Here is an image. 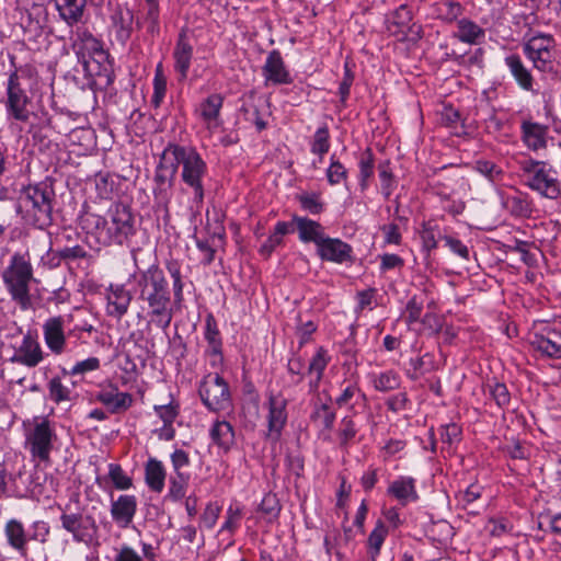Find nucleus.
<instances>
[{"mask_svg": "<svg viewBox=\"0 0 561 561\" xmlns=\"http://www.w3.org/2000/svg\"><path fill=\"white\" fill-rule=\"evenodd\" d=\"M330 149V135L328 127L321 126L319 127L314 135L313 141L311 144V152L318 154L320 159L329 151Z\"/></svg>", "mask_w": 561, "mask_h": 561, "instance_id": "09e8293b", "label": "nucleus"}, {"mask_svg": "<svg viewBox=\"0 0 561 561\" xmlns=\"http://www.w3.org/2000/svg\"><path fill=\"white\" fill-rule=\"evenodd\" d=\"M453 36L463 44L481 45L485 41L486 32L471 19L461 18L457 21Z\"/></svg>", "mask_w": 561, "mask_h": 561, "instance_id": "4be33fe9", "label": "nucleus"}, {"mask_svg": "<svg viewBox=\"0 0 561 561\" xmlns=\"http://www.w3.org/2000/svg\"><path fill=\"white\" fill-rule=\"evenodd\" d=\"M504 62L517 84L522 89L530 91L533 89L534 79L529 70L524 66L520 57L515 54L508 55L505 57Z\"/></svg>", "mask_w": 561, "mask_h": 561, "instance_id": "2f4dec72", "label": "nucleus"}, {"mask_svg": "<svg viewBox=\"0 0 561 561\" xmlns=\"http://www.w3.org/2000/svg\"><path fill=\"white\" fill-rule=\"evenodd\" d=\"M265 102L250 103L244 107L245 119L254 124L257 130H263L267 123L265 121L266 111H263Z\"/></svg>", "mask_w": 561, "mask_h": 561, "instance_id": "c03bdc74", "label": "nucleus"}, {"mask_svg": "<svg viewBox=\"0 0 561 561\" xmlns=\"http://www.w3.org/2000/svg\"><path fill=\"white\" fill-rule=\"evenodd\" d=\"M56 440L57 434L53 423L47 417H35L25 440L33 459L48 462Z\"/></svg>", "mask_w": 561, "mask_h": 561, "instance_id": "9b49d317", "label": "nucleus"}, {"mask_svg": "<svg viewBox=\"0 0 561 561\" xmlns=\"http://www.w3.org/2000/svg\"><path fill=\"white\" fill-rule=\"evenodd\" d=\"M473 169L492 182L500 180L503 175V170L489 160H477L473 164Z\"/></svg>", "mask_w": 561, "mask_h": 561, "instance_id": "3c124183", "label": "nucleus"}, {"mask_svg": "<svg viewBox=\"0 0 561 561\" xmlns=\"http://www.w3.org/2000/svg\"><path fill=\"white\" fill-rule=\"evenodd\" d=\"M205 340L208 343L207 352L213 357L211 365L216 366L217 363L221 362V339L219 330L217 328L216 320L213 314H208L205 319Z\"/></svg>", "mask_w": 561, "mask_h": 561, "instance_id": "c756f323", "label": "nucleus"}, {"mask_svg": "<svg viewBox=\"0 0 561 561\" xmlns=\"http://www.w3.org/2000/svg\"><path fill=\"white\" fill-rule=\"evenodd\" d=\"M291 224L286 221H278L275 225L274 231L270 234V237L263 242L260 248L261 254L265 256H270L271 253L283 242V238L285 234L290 232Z\"/></svg>", "mask_w": 561, "mask_h": 561, "instance_id": "c9c22d12", "label": "nucleus"}, {"mask_svg": "<svg viewBox=\"0 0 561 561\" xmlns=\"http://www.w3.org/2000/svg\"><path fill=\"white\" fill-rule=\"evenodd\" d=\"M161 159H172L175 170L182 168L181 180L190 190L192 204L199 208L205 197L204 180L208 172L207 163L201 153L193 146L169 144L162 151Z\"/></svg>", "mask_w": 561, "mask_h": 561, "instance_id": "f03ea898", "label": "nucleus"}, {"mask_svg": "<svg viewBox=\"0 0 561 561\" xmlns=\"http://www.w3.org/2000/svg\"><path fill=\"white\" fill-rule=\"evenodd\" d=\"M112 22L116 30L117 38L122 42L127 41L130 37L134 24L133 12L125 8L117 9L112 15Z\"/></svg>", "mask_w": 561, "mask_h": 561, "instance_id": "f704fd0d", "label": "nucleus"}, {"mask_svg": "<svg viewBox=\"0 0 561 561\" xmlns=\"http://www.w3.org/2000/svg\"><path fill=\"white\" fill-rule=\"evenodd\" d=\"M131 277L136 283L138 298L146 304L150 323L165 330L173 319V306L163 271L157 264H151L146 270H138Z\"/></svg>", "mask_w": 561, "mask_h": 561, "instance_id": "f257e3e1", "label": "nucleus"}, {"mask_svg": "<svg viewBox=\"0 0 561 561\" xmlns=\"http://www.w3.org/2000/svg\"><path fill=\"white\" fill-rule=\"evenodd\" d=\"M463 7L456 1H444L438 7V14L445 22H456L462 16Z\"/></svg>", "mask_w": 561, "mask_h": 561, "instance_id": "8fccbe9b", "label": "nucleus"}, {"mask_svg": "<svg viewBox=\"0 0 561 561\" xmlns=\"http://www.w3.org/2000/svg\"><path fill=\"white\" fill-rule=\"evenodd\" d=\"M50 534V527L45 520H35L31 525V533L27 535L28 541L46 543Z\"/></svg>", "mask_w": 561, "mask_h": 561, "instance_id": "bf43d9fd", "label": "nucleus"}, {"mask_svg": "<svg viewBox=\"0 0 561 561\" xmlns=\"http://www.w3.org/2000/svg\"><path fill=\"white\" fill-rule=\"evenodd\" d=\"M194 56V47L185 32H181L175 46L173 48L172 57L174 60V70L179 75V81L186 80Z\"/></svg>", "mask_w": 561, "mask_h": 561, "instance_id": "f3484780", "label": "nucleus"}, {"mask_svg": "<svg viewBox=\"0 0 561 561\" xmlns=\"http://www.w3.org/2000/svg\"><path fill=\"white\" fill-rule=\"evenodd\" d=\"M146 23L147 31L154 33L159 28V8L156 0H147Z\"/></svg>", "mask_w": 561, "mask_h": 561, "instance_id": "338daca9", "label": "nucleus"}, {"mask_svg": "<svg viewBox=\"0 0 561 561\" xmlns=\"http://www.w3.org/2000/svg\"><path fill=\"white\" fill-rule=\"evenodd\" d=\"M171 463L173 468V474H190L188 472L183 471L184 468H187L191 463L188 454L183 449H175L171 456Z\"/></svg>", "mask_w": 561, "mask_h": 561, "instance_id": "0e129e2a", "label": "nucleus"}, {"mask_svg": "<svg viewBox=\"0 0 561 561\" xmlns=\"http://www.w3.org/2000/svg\"><path fill=\"white\" fill-rule=\"evenodd\" d=\"M4 535L9 546L21 557L26 558L28 538L23 524L14 518L8 520L4 526Z\"/></svg>", "mask_w": 561, "mask_h": 561, "instance_id": "a878e982", "label": "nucleus"}, {"mask_svg": "<svg viewBox=\"0 0 561 561\" xmlns=\"http://www.w3.org/2000/svg\"><path fill=\"white\" fill-rule=\"evenodd\" d=\"M87 227L93 229L99 242L103 244H123L135 233V217L131 208L123 203L113 204L106 217L89 214L84 219Z\"/></svg>", "mask_w": 561, "mask_h": 561, "instance_id": "7ed1b4c3", "label": "nucleus"}, {"mask_svg": "<svg viewBox=\"0 0 561 561\" xmlns=\"http://www.w3.org/2000/svg\"><path fill=\"white\" fill-rule=\"evenodd\" d=\"M347 176L346 168L337 160L331 158V164L327 170L328 182L331 185L340 184Z\"/></svg>", "mask_w": 561, "mask_h": 561, "instance_id": "e2e57ef3", "label": "nucleus"}, {"mask_svg": "<svg viewBox=\"0 0 561 561\" xmlns=\"http://www.w3.org/2000/svg\"><path fill=\"white\" fill-rule=\"evenodd\" d=\"M165 267L173 280L174 304L180 305L183 300L184 288L181 273V264L176 260H170L167 262Z\"/></svg>", "mask_w": 561, "mask_h": 561, "instance_id": "a19ab883", "label": "nucleus"}, {"mask_svg": "<svg viewBox=\"0 0 561 561\" xmlns=\"http://www.w3.org/2000/svg\"><path fill=\"white\" fill-rule=\"evenodd\" d=\"M55 191L51 184L39 182L24 186L18 196L16 213L28 225L44 229L53 224Z\"/></svg>", "mask_w": 561, "mask_h": 561, "instance_id": "20e7f679", "label": "nucleus"}, {"mask_svg": "<svg viewBox=\"0 0 561 561\" xmlns=\"http://www.w3.org/2000/svg\"><path fill=\"white\" fill-rule=\"evenodd\" d=\"M301 207L312 215L320 214L323 210V203L317 193H304L298 196Z\"/></svg>", "mask_w": 561, "mask_h": 561, "instance_id": "4d7b16f0", "label": "nucleus"}, {"mask_svg": "<svg viewBox=\"0 0 561 561\" xmlns=\"http://www.w3.org/2000/svg\"><path fill=\"white\" fill-rule=\"evenodd\" d=\"M59 18L73 26L82 22L88 0H51Z\"/></svg>", "mask_w": 561, "mask_h": 561, "instance_id": "393cba45", "label": "nucleus"}, {"mask_svg": "<svg viewBox=\"0 0 561 561\" xmlns=\"http://www.w3.org/2000/svg\"><path fill=\"white\" fill-rule=\"evenodd\" d=\"M423 248L430 252L437 247V238H440L439 232L431 225H424L420 233Z\"/></svg>", "mask_w": 561, "mask_h": 561, "instance_id": "69168bd1", "label": "nucleus"}, {"mask_svg": "<svg viewBox=\"0 0 561 561\" xmlns=\"http://www.w3.org/2000/svg\"><path fill=\"white\" fill-rule=\"evenodd\" d=\"M167 93V79L161 69V65H159L156 69L154 78H153V94L151 96V104L153 107L158 108L162 104L164 96Z\"/></svg>", "mask_w": 561, "mask_h": 561, "instance_id": "49530a36", "label": "nucleus"}, {"mask_svg": "<svg viewBox=\"0 0 561 561\" xmlns=\"http://www.w3.org/2000/svg\"><path fill=\"white\" fill-rule=\"evenodd\" d=\"M357 426L352 416H344L339 423L337 437L341 447L346 448L357 435Z\"/></svg>", "mask_w": 561, "mask_h": 561, "instance_id": "79ce46f5", "label": "nucleus"}, {"mask_svg": "<svg viewBox=\"0 0 561 561\" xmlns=\"http://www.w3.org/2000/svg\"><path fill=\"white\" fill-rule=\"evenodd\" d=\"M520 129L522 139L528 149L537 151L546 147L547 126L530 121H524Z\"/></svg>", "mask_w": 561, "mask_h": 561, "instance_id": "bb28decb", "label": "nucleus"}, {"mask_svg": "<svg viewBox=\"0 0 561 561\" xmlns=\"http://www.w3.org/2000/svg\"><path fill=\"white\" fill-rule=\"evenodd\" d=\"M198 393L203 404L211 412L226 411L231 407L229 385L217 373L207 374L202 379Z\"/></svg>", "mask_w": 561, "mask_h": 561, "instance_id": "f8f14e48", "label": "nucleus"}, {"mask_svg": "<svg viewBox=\"0 0 561 561\" xmlns=\"http://www.w3.org/2000/svg\"><path fill=\"white\" fill-rule=\"evenodd\" d=\"M72 50L78 61L82 65L83 71L88 77H106V84L112 82L108 75L110 67L106 65L107 53L102 43L85 28L78 27L72 36Z\"/></svg>", "mask_w": 561, "mask_h": 561, "instance_id": "6e6552de", "label": "nucleus"}, {"mask_svg": "<svg viewBox=\"0 0 561 561\" xmlns=\"http://www.w3.org/2000/svg\"><path fill=\"white\" fill-rule=\"evenodd\" d=\"M358 167L359 186L362 191H365L368 187V181L373 176L375 168L374 153L370 148H366V150L360 154Z\"/></svg>", "mask_w": 561, "mask_h": 561, "instance_id": "ea45409f", "label": "nucleus"}, {"mask_svg": "<svg viewBox=\"0 0 561 561\" xmlns=\"http://www.w3.org/2000/svg\"><path fill=\"white\" fill-rule=\"evenodd\" d=\"M556 41L550 34H536L524 45V53L540 71L552 69Z\"/></svg>", "mask_w": 561, "mask_h": 561, "instance_id": "ddd939ff", "label": "nucleus"}, {"mask_svg": "<svg viewBox=\"0 0 561 561\" xmlns=\"http://www.w3.org/2000/svg\"><path fill=\"white\" fill-rule=\"evenodd\" d=\"M108 316L121 319L127 311L131 301V294L124 285H111L106 295Z\"/></svg>", "mask_w": 561, "mask_h": 561, "instance_id": "b1692460", "label": "nucleus"}, {"mask_svg": "<svg viewBox=\"0 0 561 561\" xmlns=\"http://www.w3.org/2000/svg\"><path fill=\"white\" fill-rule=\"evenodd\" d=\"M108 477L117 490H127L133 485L131 479L125 474L122 467L117 463L108 465Z\"/></svg>", "mask_w": 561, "mask_h": 561, "instance_id": "5fc2aeb1", "label": "nucleus"}, {"mask_svg": "<svg viewBox=\"0 0 561 561\" xmlns=\"http://www.w3.org/2000/svg\"><path fill=\"white\" fill-rule=\"evenodd\" d=\"M388 493L396 497L401 505L415 502L419 499L415 480L412 477H399L388 488Z\"/></svg>", "mask_w": 561, "mask_h": 561, "instance_id": "cd10ccee", "label": "nucleus"}, {"mask_svg": "<svg viewBox=\"0 0 561 561\" xmlns=\"http://www.w3.org/2000/svg\"><path fill=\"white\" fill-rule=\"evenodd\" d=\"M44 359V352L35 334L27 332L21 342L14 346L10 360L28 368L36 367Z\"/></svg>", "mask_w": 561, "mask_h": 561, "instance_id": "4468645a", "label": "nucleus"}, {"mask_svg": "<svg viewBox=\"0 0 561 561\" xmlns=\"http://www.w3.org/2000/svg\"><path fill=\"white\" fill-rule=\"evenodd\" d=\"M190 474H173L169 479V490L167 500L179 502L186 496V490L190 482Z\"/></svg>", "mask_w": 561, "mask_h": 561, "instance_id": "4c0bfd02", "label": "nucleus"}, {"mask_svg": "<svg viewBox=\"0 0 561 561\" xmlns=\"http://www.w3.org/2000/svg\"><path fill=\"white\" fill-rule=\"evenodd\" d=\"M313 416L321 421V424L325 430H332L335 422V412L327 403H321L316 407Z\"/></svg>", "mask_w": 561, "mask_h": 561, "instance_id": "052dcab7", "label": "nucleus"}, {"mask_svg": "<svg viewBox=\"0 0 561 561\" xmlns=\"http://www.w3.org/2000/svg\"><path fill=\"white\" fill-rule=\"evenodd\" d=\"M259 512L270 523L277 519L280 512L277 496L273 493H266L259 505Z\"/></svg>", "mask_w": 561, "mask_h": 561, "instance_id": "37998d69", "label": "nucleus"}, {"mask_svg": "<svg viewBox=\"0 0 561 561\" xmlns=\"http://www.w3.org/2000/svg\"><path fill=\"white\" fill-rule=\"evenodd\" d=\"M490 394L499 408H506L511 402V394L504 383L490 385Z\"/></svg>", "mask_w": 561, "mask_h": 561, "instance_id": "680f3d73", "label": "nucleus"}, {"mask_svg": "<svg viewBox=\"0 0 561 561\" xmlns=\"http://www.w3.org/2000/svg\"><path fill=\"white\" fill-rule=\"evenodd\" d=\"M317 253L323 261L343 264L353 261V248L339 238L325 236L317 247Z\"/></svg>", "mask_w": 561, "mask_h": 561, "instance_id": "2eb2a0df", "label": "nucleus"}, {"mask_svg": "<svg viewBox=\"0 0 561 561\" xmlns=\"http://www.w3.org/2000/svg\"><path fill=\"white\" fill-rule=\"evenodd\" d=\"M330 362L328 351L323 347H319L316 354L312 356L309 366L308 374L312 377L310 380V388L316 390L319 387V382L322 379L323 373Z\"/></svg>", "mask_w": 561, "mask_h": 561, "instance_id": "72a5a7b5", "label": "nucleus"}, {"mask_svg": "<svg viewBox=\"0 0 561 561\" xmlns=\"http://www.w3.org/2000/svg\"><path fill=\"white\" fill-rule=\"evenodd\" d=\"M523 183L543 198L556 201L561 197L559 172L548 162L531 158L517 161Z\"/></svg>", "mask_w": 561, "mask_h": 561, "instance_id": "0eeeda50", "label": "nucleus"}, {"mask_svg": "<svg viewBox=\"0 0 561 561\" xmlns=\"http://www.w3.org/2000/svg\"><path fill=\"white\" fill-rule=\"evenodd\" d=\"M242 516V511L238 506L230 505L226 512V520L222 524L219 534L229 533L232 535L239 527Z\"/></svg>", "mask_w": 561, "mask_h": 561, "instance_id": "6e6d98bb", "label": "nucleus"}, {"mask_svg": "<svg viewBox=\"0 0 561 561\" xmlns=\"http://www.w3.org/2000/svg\"><path fill=\"white\" fill-rule=\"evenodd\" d=\"M137 512V499L135 495L123 494L111 503L112 519L119 528H127L133 523Z\"/></svg>", "mask_w": 561, "mask_h": 561, "instance_id": "aec40b11", "label": "nucleus"}, {"mask_svg": "<svg viewBox=\"0 0 561 561\" xmlns=\"http://www.w3.org/2000/svg\"><path fill=\"white\" fill-rule=\"evenodd\" d=\"M378 170H379L381 193L386 198H389V196L392 194V191L394 188L393 175H392L391 170L389 169V163L388 162L381 163L378 167Z\"/></svg>", "mask_w": 561, "mask_h": 561, "instance_id": "13d9d810", "label": "nucleus"}, {"mask_svg": "<svg viewBox=\"0 0 561 561\" xmlns=\"http://www.w3.org/2000/svg\"><path fill=\"white\" fill-rule=\"evenodd\" d=\"M262 75L265 79V85L290 84L293 79L287 70L280 53L273 49L268 53L265 64L262 68Z\"/></svg>", "mask_w": 561, "mask_h": 561, "instance_id": "dca6fc26", "label": "nucleus"}, {"mask_svg": "<svg viewBox=\"0 0 561 561\" xmlns=\"http://www.w3.org/2000/svg\"><path fill=\"white\" fill-rule=\"evenodd\" d=\"M222 104L224 96L218 93L210 94L199 104V116L209 131H215L221 125L220 110Z\"/></svg>", "mask_w": 561, "mask_h": 561, "instance_id": "412c9836", "label": "nucleus"}, {"mask_svg": "<svg viewBox=\"0 0 561 561\" xmlns=\"http://www.w3.org/2000/svg\"><path fill=\"white\" fill-rule=\"evenodd\" d=\"M220 507L214 503H208L201 516V523L207 529H211L219 517Z\"/></svg>", "mask_w": 561, "mask_h": 561, "instance_id": "774afa93", "label": "nucleus"}, {"mask_svg": "<svg viewBox=\"0 0 561 561\" xmlns=\"http://www.w3.org/2000/svg\"><path fill=\"white\" fill-rule=\"evenodd\" d=\"M388 536V527L385 525L382 520H378L376 523L375 528L368 536L367 546H368V554L371 561H376L377 557L380 553V549L383 545L386 537Z\"/></svg>", "mask_w": 561, "mask_h": 561, "instance_id": "e433bc0d", "label": "nucleus"}, {"mask_svg": "<svg viewBox=\"0 0 561 561\" xmlns=\"http://www.w3.org/2000/svg\"><path fill=\"white\" fill-rule=\"evenodd\" d=\"M400 376L393 370H386L373 375V385L377 391L388 392L400 387Z\"/></svg>", "mask_w": 561, "mask_h": 561, "instance_id": "58836bf2", "label": "nucleus"}, {"mask_svg": "<svg viewBox=\"0 0 561 561\" xmlns=\"http://www.w3.org/2000/svg\"><path fill=\"white\" fill-rule=\"evenodd\" d=\"M95 398L105 405L111 413L124 412L133 404L131 394L119 391L118 388L112 383L102 387Z\"/></svg>", "mask_w": 561, "mask_h": 561, "instance_id": "6ab92c4d", "label": "nucleus"}, {"mask_svg": "<svg viewBox=\"0 0 561 561\" xmlns=\"http://www.w3.org/2000/svg\"><path fill=\"white\" fill-rule=\"evenodd\" d=\"M293 222L296 225L298 230L299 239L302 242H313L318 247L327 236L323 231V227L314 220L307 217L294 216Z\"/></svg>", "mask_w": 561, "mask_h": 561, "instance_id": "c85d7f7f", "label": "nucleus"}, {"mask_svg": "<svg viewBox=\"0 0 561 561\" xmlns=\"http://www.w3.org/2000/svg\"><path fill=\"white\" fill-rule=\"evenodd\" d=\"M80 497L73 494L65 506H59L61 528L71 535L72 540L87 547L99 546V525L93 515L81 510H73L72 504H79Z\"/></svg>", "mask_w": 561, "mask_h": 561, "instance_id": "1a4fd4ad", "label": "nucleus"}, {"mask_svg": "<svg viewBox=\"0 0 561 561\" xmlns=\"http://www.w3.org/2000/svg\"><path fill=\"white\" fill-rule=\"evenodd\" d=\"M163 161L162 159L160 160L153 178V195L160 203H167L169 201L175 175V167L172 165L168 168Z\"/></svg>", "mask_w": 561, "mask_h": 561, "instance_id": "5701e85b", "label": "nucleus"}, {"mask_svg": "<svg viewBox=\"0 0 561 561\" xmlns=\"http://www.w3.org/2000/svg\"><path fill=\"white\" fill-rule=\"evenodd\" d=\"M167 471L162 461L156 458H149L145 466V481L148 488L157 493H161L165 484Z\"/></svg>", "mask_w": 561, "mask_h": 561, "instance_id": "7c9ffc66", "label": "nucleus"}, {"mask_svg": "<svg viewBox=\"0 0 561 561\" xmlns=\"http://www.w3.org/2000/svg\"><path fill=\"white\" fill-rule=\"evenodd\" d=\"M359 398H365L360 388L356 382H348L341 389V393L335 398V404L339 408L348 405L351 402L356 401Z\"/></svg>", "mask_w": 561, "mask_h": 561, "instance_id": "de8ad7c7", "label": "nucleus"}, {"mask_svg": "<svg viewBox=\"0 0 561 561\" xmlns=\"http://www.w3.org/2000/svg\"><path fill=\"white\" fill-rule=\"evenodd\" d=\"M33 68L23 66L15 68L8 78L7 100L4 103L8 119L27 123L32 112Z\"/></svg>", "mask_w": 561, "mask_h": 561, "instance_id": "423d86ee", "label": "nucleus"}, {"mask_svg": "<svg viewBox=\"0 0 561 561\" xmlns=\"http://www.w3.org/2000/svg\"><path fill=\"white\" fill-rule=\"evenodd\" d=\"M1 278L11 299L21 309H28L32 304L31 286L36 282L30 253H13L1 274Z\"/></svg>", "mask_w": 561, "mask_h": 561, "instance_id": "39448f33", "label": "nucleus"}, {"mask_svg": "<svg viewBox=\"0 0 561 561\" xmlns=\"http://www.w3.org/2000/svg\"><path fill=\"white\" fill-rule=\"evenodd\" d=\"M71 316H55L48 318L43 323V336L47 348L55 355H61L68 350L69 340H80L83 332H91L92 325L75 324L72 328L66 327L69 324Z\"/></svg>", "mask_w": 561, "mask_h": 561, "instance_id": "9d476101", "label": "nucleus"}, {"mask_svg": "<svg viewBox=\"0 0 561 561\" xmlns=\"http://www.w3.org/2000/svg\"><path fill=\"white\" fill-rule=\"evenodd\" d=\"M153 410L163 424H173L180 414V405L173 400L168 404L154 405Z\"/></svg>", "mask_w": 561, "mask_h": 561, "instance_id": "603ef678", "label": "nucleus"}, {"mask_svg": "<svg viewBox=\"0 0 561 561\" xmlns=\"http://www.w3.org/2000/svg\"><path fill=\"white\" fill-rule=\"evenodd\" d=\"M531 344L535 350L549 357H560L561 355V345L542 335H536Z\"/></svg>", "mask_w": 561, "mask_h": 561, "instance_id": "864d4df0", "label": "nucleus"}, {"mask_svg": "<svg viewBox=\"0 0 561 561\" xmlns=\"http://www.w3.org/2000/svg\"><path fill=\"white\" fill-rule=\"evenodd\" d=\"M287 400L279 393L268 394V433L274 439H278L287 422Z\"/></svg>", "mask_w": 561, "mask_h": 561, "instance_id": "a211bd4d", "label": "nucleus"}, {"mask_svg": "<svg viewBox=\"0 0 561 561\" xmlns=\"http://www.w3.org/2000/svg\"><path fill=\"white\" fill-rule=\"evenodd\" d=\"M213 442L224 451H228L234 443L232 425L227 421H217L210 430Z\"/></svg>", "mask_w": 561, "mask_h": 561, "instance_id": "473e14b6", "label": "nucleus"}, {"mask_svg": "<svg viewBox=\"0 0 561 561\" xmlns=\"http://www.w3.org/2000/svg\"><path fill=\"white\" fill-rule=\"evenodd\" d=\"M49 398L55 403L71 400V390L69 387L62 383L59 377L51 378L47 383Z\"/></svg>", "mask_w": 561, "mask_h": 561, "instance_id": "a18cd8bd", "label": "nucleus"}]
</instances>
